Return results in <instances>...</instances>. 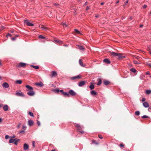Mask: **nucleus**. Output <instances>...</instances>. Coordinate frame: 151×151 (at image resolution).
I'll use <instances>...</instances> for the list:
<instances>
[{"label": "nucleus", "mask_w": 151, "mask_h": 151, "mask_svg": "<svg viewBox=\"0 0 151 151\" xmlns=\"http://www.w3.org/2000/svg\"><path fill=\"white\" fill-rule=\"evenodd\" d=\"M135 114L137 116H139L140 114V112L139 111H137L135 112Z\"/></svg>", "instance_id": "obj_36"}, {"label": "nucleus", "mask_w": 151, "mask_h": 151, "mask_svg": "<svg viewBox=\"0 0 151 151\" xmlns=\"http://www.w3.org/2000/svg\"><path fill=\"white\" fill-rule=\"evenodd\" d=\"M24 23L28 26H33L34 24L29 22L28 20H25L24 21Z\"/></svg>", "instance_id": "obj_5"}, {"label": "nucleus", "mask_w": 151, "mask_h": 151, "mask_svg": "<svg viewBox=\"0 0 151 151\" xmlns=\"http://www.w3.org/2000/svg\"><path fill=\"white\" fill-rule=\"evenodd\" d=\"M89 88L91 89H93L94 88V86L93 84H91L89 86Z\"/></svg>", "instance_id": "obj_35"}, {"label": "nucleus", "mask_w": 151, "mask_h": 151, "mask_svg": "<svg viewBox=\"0 0 151 151\" xmlns=\"http://www.w3.org/2000/svg\"><path fill=\"white\" fill-rule=\"evenodd\" d=\"M29 148V145L26 144V143H24V144L23 145V149L24 150L26 151L27 150H28Z\"/></svg>", "instance_id": "obj_8"}, {"label": "nucleus", "mask_w": 151, "mask_h": 151, "mask_svg": "<svg viewBox=\"0 0 151 151\" xmlns=\"http://www.w3.org/2000/svg\"><path fill=\"white\" fill-rule=\"evenodd\" d=\"M119 146L120 147H124V145H123V144H120V145H119Z\"/></svg>", "instance_id": "obj_43"}, {"label": "nucleus", "mask_w": 151, "mask_h": 151, "mask_svg": "<svg viewBox=\"0 0 151 151\" xmlns=\"http://www.w3.org/2000/svg\"><path fill=\"white\" fill-rule=\"evenodd\" d=\"M27 128V127L24 125H22V129H26Z\"/></svg>", "instance_id": "obj_48"}, {"label": "nucleus", "mask_w": 151, "mask_h": 151, "mask_svg": "<svg viewBox=\"0 0 151 151\" xmlns=\"http://www.w3.org/2000/svg\"><path fill=\"white\" fill-rule=\"evenodd\" d=\"M95 17L96 18H98L99 17V16L98 14L96 15Z\"/></svg>", "instance_id": "obj_59"}, {"label": "nucleus", "mask_w": 151, "mask_h": 151, "mask_svg": "<svg viewBox=\"0 0 151 151\" xmlns=\"http://www.w3.org/2000/svg\"><path fill=\"white\" fill-rule=\"evenodd\" d=\"M2 106H3V104H0V108H1Z\"/></svg>", "instance_id": "obj_62"}, {"label": "nucleus", "mask_w": 151, "mask_h": 151, "mask_svg": "<svg viewBox=\"0 0 151 151\" xmlns=\"http://www.w3.org/2000/svg\"><path fill=\"white\" fill-rule=\"evenodd\" d=\"M35 94V92L33 91V90L27 93V95L31 96H34Z\"/></svg>", "instance_id": "obj_10"}, {"label": "nucleus", "mask_w": 151, "mask_h": 151, "mask_svg": "<svg viewBox=\"0 0 151 151\" xmlns=\"http://www.w3.org/2000/svg\"><path fill=\"white\" fill-rule=\"evenodd\" d=\"M3 110L5 111H7L9 107L8 106L6 105H3Z\"/></svg>", "instance_id": "obj_9"}, {"label": "nucleus", "mask_w": 151, "mask_h": 151, "mask_svg": "<svg viewBox=\"0 0 151 151\" xmlns=\"http://www.w3.org/2000/svg\"><path fill=\"white\" fill-rule=\"evenodd\" d=\"M57 75V73L56 71H53L51 72V75H50L51 78L55 77Z\"/></svg>", "instance_id": "obj_6"}, {"label": "nucleus", "mask_w": 151, "mask_h": 151, "mask_svg": "<svg viewBox=\"0 0 151 151\" xmlns=\"http://www.w3.org/2000/svg\"><path fill=\"white\" fill-rule=\"evenodd\" d=\"M35 141H33L32 142V145L33 147V148H35Z\"/></svg>", "instance_id": "obj_41"}, {"label": "nucleus", "mask_w": 151, "mask_h": 151, "mask_svg": "<svg viewBox=\"0 0 151 151\" xmlns=\"http://www.w3.org/2000/svg\"><path fill=\"white\" fill-rule=\"evenodd\" d=\"M145 93L147 94H149L151 93V91L150 90H147L146 91Z\"/></svg>", "instance_id": "obj_30"}, {"label": "nucleus", "mask_w": 151, "mask_h": 151, "mask_svg": "<svg viewBox=\"0 0 151 151\" xmlns=\"http://www.w3.org/2000/svg\"><path fill=\"white\" fill-rule=\"evenodd\" d=\"M79 63L80 65L84 67L85 65H83V62H82V60L81 59H80L79 60Z\"/></svg>", "instance_id": "obj_24"}, {"label": "nucleus", "mask_w": 151, "mask_h": 151, "mask_svg": "<svg viewBox=\"0 0 151 151\" xmlns=\"http://www.w3.org/2000/svg\"><path fill=\"white\" fill-rule=\"evenodd\" d=\"M89 9V7L88 6H87L86 8V10H88Z\"/></svg>", "instance_id": "obj_58"}, {"label": "nucleus", "mask_w": 151, "mask_h": 151, "mask_svg": "<svg viewBox=\"0 0 151 151\" xmlns=\"http://www.w3.org/2000/svg\"><path fill=\"white\" fill-rule=\"evenodd\" d=\"M134 63H135V64H139L138 62L136 60H134Z\"/></svg>", "instance_id": "obj_46"}, {"label": "nucleus", "mask_w": 151, "mask_h": 151, "mask_svg": "<svg viewBox=\"0 0 151 151\" xmlns=\"http://www.w3.org/2000/svg\"><path fill=\"white\" fill-rule=\"evenodd\" d=\"M28 114L31 116L33 117L34 116V115L31 112H29L28 113Z\"/></svg>", "instance_id": "obj_39"}, {"label": "nucleus", "mask_w": 151, "mask_h": 151, "mask_svg": "<svg viewBox=\"0 0 151 151\" xmlns=\"http://www.w3.org/2000/svg\"><path fill=\"white\" fill-rule=\"evenodd\" d=\"M16 140V139H10L9 141V142L10 143H13L15 140Z\"/></svg>", "instance_id": "obj_32"}, {"label": "nucleus", "mask_w": 151, "mask_h": 151, "mask_svg": "<svg viewBox=\"0 0 151 151\" xmlns=\"http://www.w3.org/2000/svg\"><path fill=\"white\" fill-rule=\"evenodd\" d=\"M142 102H144V101H145V98H142Z\"/></svg>", "instance_id": "obj_52"}, {"label": "nucleus", "mask_w": 151, "mask_h": 151, "mask_svg": "<svg viewBox=\"0 0 151 151\" xmlns=\"http://www.w3.org/2000/svg\"><path fill=\"white\" fill-rule=\"evenodd\" d=\"M4 29V26H1V27L0 30L1 31Z\"/></svg>", "instance_id": "obj_53"}, {"label": "nucleus", "mask_w": 151, "mask_h": 151, "mask_svg": "<svg viewBox=\"0 0 151 151\" xmlns=\"http://www.w3.org/2000/svg\"><path fill=\"white\" fill-rule=\"evenodd\" d=\"M98 82L97 83V85L98 86H100L101 84L102 83V80L100 78H99L98 79Z\"/></svg>", "instance_id": "obj_20"}, {"label": "nucleus", "mask_w": 151, "mask_h": 151, "mask_svg": "<svg viewBox=\"0 0 151 151\" xmlns=\"http://www.w3.org/2000/svg\"><path fill=\"white\" fill-rule=\"evenodd\" d=\"M3 87L5 88H8L9 86V84L6 82H4L2 84Z\"/></svg>", "instance_id": "obj_14"}, {"label": "nucleus", "mask_w": 151, "mask_h": 151, "mask_svg": "<svg viewBox=\"0 0 151 151\" xmlns=\"http://www.w3.org/2000/svg\"><path fill=\"white\" fill-rule=\"evenodd\" d=\"M147 64V65L151 68V63H148Z\"/></svg>", "instance_id": "obj_47"}, {"label": "nucleus", "mask_w": 151, "mask_h": 151, "mask_svg": "<svg viewBox=\"0 0 151 151\" xmlns=\"http://www.w3.org/2000/svg\"><path fill=\"white\" fill-rule=\"evenodd\" d=\"M103 61L104 62L106 63L107 64H110V60L108 59H105Z\"/></svg>", "instance_id": "obj_19"}, {"label": "nucleus", "mask_w": 151, "mask_h": 151, "mask_svg": "<svg viewBox=\"0 0 151 151\" xmlns=\"http://www.w3.org/2000/svg\"><path fill=\"white\" fill-rule=\"evenodd\" d=\"M9 138V136L8 135H6L5 136V138L6 139H8Z\"/></svg>", "instance_id": "obj_49"}, {"label": "nucleus", "mask_w": 151, "mask_h": 151, "mask_svg": "<svg viewBox=\"0 0 151 151\" xmlns=\"http://www.w3.org/2000/svg\"><path fill=\"white\" fill-rule=\"evenodd\" d=\"M55 41L56 42L59 44H63V41L59 40H55Z\"/></svg>", "instance_id": "obj_26"}, {"label": "nucleus", "mask_w": 151, "mask_h": 151, "mask_svg": "<svg viewBox=\"0 0 151 151\" xmlns=\"http://www.w3.org/2000/svg\"><path fill=\"white\" fill-rule=\"evenodd\" d=\"M10 32L11 33H13L14 32V31L13 30H12L10 31Z\"/></svg>", "instance_id": "obj_63"}, {"label": "nucleus", "mask_w": 151, "mask_h": 151, "mask_svg": "<svg viewBox=\"0 0 151 151\" xmlns=\"http://www.w3.org/2000/svg\"><path fill=\"white\" fill-rule=\"evenodd\" d=\"M60 92H61L62 94H63L64 96L65 97L67 96L68 97H69L70 96L68 92H65L63 91V90H60Z\"/></svg>", "instance_id": "obj_2"}, {"label": "nucleus", "mask_w": 151, "mask_h": 151, "mask_svg": "<svg viewBox=\"0 0 151 151\" xmlns=\"http://www.w3.org/2000/svg\"><path fill=\"white\" fill-rule=\"evenodd\" d=\"M130 20H132V17H130L129 19Z\"/></svg>", "instance_id": "obj_61"}, {"label": "nucleus", "mask_w": 151, "mask_h": 151, "mask_svg": "<svg viewBox=\"0 0 151 151\" xmlns=\"http://www.w3.org/2000/svg\"><path fill=\"white\" fill-rule=\"evenodd\" d=\"M147 7V5H144L143 7V8L144 9H145L146 8V7Z\"/></svg>", "instance_id": "obj_54"}, {"label": "nucleus", "mask_w": 151, "mask_h": 151, "mask_svg": "<svg viewBox=\"0 0 151 151\" xmlns=\"http://www.w3.org/2000/svg\"><path fill=\"white\" fill-rule=\"evenodd\" d=\"M53 91L56 93H58L59 92H60V90L58 88L54 89L53 90Z\"/></svg>", "instance_id": "obj_28"}, {"label": "nucleus", "mask_w": 151, "mask_h": 151, "mask_svg": "<svg viewBox=\"0 0 151 151\" xmlns=\"http://www.w3.org/2000/svg\"><path fill=\"white\" fill-rule=\"evenodd\" d=\"M149 117L146 115H144L142 116L141 118H148Z\"/></svg>", "instance_id": "obj_40"}, {"label": "nucleus", "mask_w": 151, "mask_h": 151, "mask_svg": "<svg viewBox=\"0 0 151 151\" xmlns=\"http://www.w3.org/2000/svg\"><path fill=\"white\" fill-rule=\"evenodd\" d=\"M110 82L108 81L105 80L104 81V83L106 85H107L110 83Z\"/></svg>", "instance_id": "obj_23"}, {"label": "nucleus", "mask_w": 151, "mask_h": 151, "mask_svg": "<svg viewBox=\"0 0 151 151\" xmlns=\"http://www.w3.org/2000/svg\"><path fill=\"white\" fill-rule=\"evenodd\" d=\"M117 56L118 57V58H124L125 57L124 56H122V55L121 54L119 53H118V55Z\"/></svg>", "instance_id": "obj_27"}, {"label": "nucleus", "mask_w": 151, "mask_h": 151, "mask_svg": "<svg viewBox=\"0 0 151 151\" xmlns=\"http://www.w3.org/2000/svg\"><path fill=\"white\" fill-rule=\"evenodd\" d=\"M27 64L25 63L20 62L19 63L18 65H17V67H23L24 68L25 67Z\"/></svg>", "instance_id": "obj_4"}, {"label": "nucleus", "mask_w": 151, "mask_h": 151, "mask_svg": "<svg viewBox=\"0 0 151 151\" xmlns=\"http://www.w3.org/2000/svg\"><path fill=\"white\" fill-rule=\"evenodd\" d=\"M30 67H32L33 68L36 69H38L39 68V67L38 66H35L32 65H30Z\"/></svg>", "instance_id": "obj_29"}, {"label": "nucleus", "mask_w": 151, "mask_h": 151, "mask_svg": "<svg viewBox=\"0 0 151 151\" xmlns=\"http://www.w3.org/2000/svg\"><path fill=\"white\" fill-rule=\"evenodd\" d=\"M111 55L113 56L114 57H115L117 56L118 55V53H115L114 52H111Z\"/></svg>", "instance_id": "obj_21"}, {"label": "nucleus", "mask_w": 151, "mask_h": 151, "mask_svg": "<svg viewBox=\"0 0 151 151\" xmlns=\"http://www.w3.org/2000/svg\"><path fill=\"white\" fill-rule=\"evenodd\" d=\"M130 71L134 73H136L137 71L134 68H131L130 69Z\"/></svg>", "instance_id": "obj_33"}, {"label": "nucleus", "mask_w": 151, "mask_h": 151, "mask_svg": "<svg viewBox=\"0 0 151 151\" xmlns=\"http://www.w3.org/2000/svg\"><path fill=\"white\" fill-rule=\"evenodd\" d=\"M6 36V37H8V36L11 37V35L9 33L7 34V35Z\"/></svg>", "instance_id": "obj_55"}, {"label": "nucleus", "mask_w": 151, "mask_h": 151, "mask_svg": "<svg viewBox=\"0 0 151 151\" xmlns=\"http://www.w3.org/2000/svg\"><path fill=\"white\" fill-rule=\"evenodd\" d=\"M119 2V1H117L116 2V4H118Z\"/></svg>", "instance_id": "obj_64"}, {"label": "nucleus", "mask_w": 151, "mask_h": 151, "mask_svg": "<svg viewBox=\"0 0 151 151\" xmlns=\"http://www.w3.org/2000/svg\"><path fill=\"white\" fill-rule=\"evenodd\" d=\"M37 123L39 126H40V122L39 121H37Z\"/></svg>", "instance_id": "obj_44"}, {"label": "nucleus", "mask_w": 151, "mask_h": 151, "mask_svg": "<svg viewBox=\"0 0 151 151\" xmlns=\"http://www.w3.org/2000/svg\"><path fill=\"white\" fill-rule=\"evenodd\" d=\"M38 38H41L42 39H45V37H44V36L42 35H40L38 37Z\"/></svg>", "instance_id": "obj_37"}, {"label": "nucleus", "mask_w": 151, "mask_h": 151, "mask_svg": "<svg viewBox=\"0 0 151 151\" xmlns=\"http://www.w3.org/2000/svg\"><path fill=\"white\" fill-rule=\"evenodd\" d=\"M92 142H93V143H95V144H97V143H96V141H95V140H92Z\"/></svg>", "instance_id": "obj_57"}, {"label": "nucleus", "mask_w": 151, "mask_h": 151, "mask_svg": "<svg viewBox=\"0 0 151 151\" xmlns=\"http://www.w3.org/2000/svg\"><path fill=\"white\" fill-rule=\"evenodd\" d=\"M35 84L37 86H39L40 87H42L44 86L43 83L41 82H40L39 83H35Z\"/></svg>", "instance_id": "obj_15"}, {"label": "nucleus", "mask_w": 151, "mask_h": 151, "mask_svg": "<svg viewBox=\"0 0 151 151\" xmlns=\"http://www.w3.org/2000/svg\"><path fill=\"white\" fill-rule=\"evenodd\" d=\"M143 106L145 108L148 107L149 106V104L146 102H144L143 103Z\"/></svg>", "instance_id": "obj_18"}, {"label": "nucleus", "mask_w": 151, "mask_h": 151, "mask_svg": "<svg viewBox=\"0 0 151 151\" xmlns=\"http://www.w3.org/2000/svg\"><path fill=\"white\" fill-rule=\"evenodd\" d=\"M22 82V81L21 80H18L16 81V83L17 84H21Z\"/></svg>", "instance_id": "obj_31"}, {"label": "nucleus", "mask_w": 151, "mask_h": 151, "mask_svg": "<svg viewBox=\"0 0 151 151\" xmlns=\"http://www.w3.org/2000/svg\"><path fill=\"white\" fill-rule=\"evenodd\" d=\"M74 31L77 34H79L80 33V32L78 29H75Z\"/></svg>", "instance_id": "obj_38"}, {"label": "nucleus", "mask_w": 151, "mask_h": 151, "mask_svg": "<svg viewBox=\"0 0 151 151\" xmlns=\"http://www.w3.org/2000/svg\"><path fill=\"white\" fill-rule=\"evenodd\" d=\"M34 124V122L32 120H29L28 121V125L30 127L32 126Z\"/></svg>", "instance_id": "obj_12"}, {"label": "nucleus", "mask_w": 151, "mask_h": 151, "mask_svg": "<svg viewBox=\"0 0 151 151\" xmlns=\"http://www.w3.org/2000/svg\"><path fill=\"white\" fill-rule=\"evenodd\" d=\"M68 93L72 96H75L76 95V93L73 90H70L68 91Z\"/></svg>", "instance_id": "obj_3"}, {"label": "nucleus", "mask_w": 151, "mask_h": 151, "mask_svg": "<svg viewBox=\"0 0 151 151\" xmlns=\"http://www.w3.org/2000/svg\"><path fill=\"white\" fill-rule=\"evenodd\" d=\"M19 140H20L19 139H16V140H15L14 142V144L16 145H17V144Z\"/></svg>", "instance_id": "obj_34"}, {"label": "nucleus", "mask_w": 151, "mask_h": 151, "mask_svg": "<svg viewBox=\"0 0 151 151\" xmlns=\"http://www.w3.org/2000/svg\"><path fill=\"white\" fill-rule=\"evenodd\" d=\"M81 78V76L80 75H78L76 76H73L71 77L70 78L72 80H74L77 79H79Z\"/></svg>", "instance_id": "obj_11"}, {"label": "nucleus", "mask_w": 151, "mask_h": 151, "mask_svg": "<svg viewBox=\"0 0 151 151\" xmlns=\"http://www.w3.org/2000/svg\"><path fill=\"white\" fill-rule=\"evenodd\" d=\"M78 47L79 49L80 50H83L85 49V48L82 46L78 45Z\"/></svg>", "instance_id": "obj_25"}, {"label": "nucleus", "mask_w": 151, "mask_h": 151, "mask_svg": "<svg viewBox=\"0 0 151 151\" xmlns=\"http://www.w3.org/2000/svg\"><path fill=\"white\" fill-rule=\"evenodd\" d=\"M91 94L93 96L96 95L97 94V93L94 91H92L90 92Z\"/></svg>", "instance_id": "obj_22"}, {"label": "nucleus", "mask_w": 151, "mask_h": 151, "mask_svg": "<svg viewBox=\"0 0 151 151\" xmlns=\"http://www.w3.org/2000/svg\"><path fill=\"white\" fill-rule=\"evenodd\" d=\"M145 74L146 75H150V73L149 72V71H147V72L146 73H145Z\"/></svg>", "instance_id": "obj_50"}, {"label": "nucleus", "mask_w": 151, "mask_h": 151, "mask_svg": "<svg viewBox=\"0 0 151 151\" xmlns=\"http://www.w3.org/2000/svg\"><path fill=\"white\" fill-rule=\"evenodd\" d=\"M16 137L15 136L13 135L11 137L12 138H14Z\"/></svg>", "instance_id": "obj_60"}, {"label": "nucleus", "mask_w": 151, "mask_h": 151, "mask_svg": "<svg viewBox=\"0 0 151 151\" xmlns=\"http://www.w3.org/2000/svg\"><path fill=\"white\" fill-rule=\"evenodd\" d=\"M16 95L18 96L24 97V94L22 92H16L15 93Z\"/></svg>", "instance_id": "obj_13"}, {"label": "nucleus", "mask_w": 151, "mask_h": 151, "mask_svg": "<svg viewBox=\"0 0 151 151\" xmlns=\"http://www.w3.org/2000/svg\"><path fill=\"white\" fill-rule=\"evenodd\" d=\"M98 137H99V138H100V139H102V138H103V137H102V136H101V135H99H99H98Z\"/></svg>", "instance_id": "obj_51"}, {"label": "nucleus", "mask_w": 151, "mask_h": 151, "mask_svg": "<svg viewBox=\"0 0 151 151\" xmlns=\"http://www.w3.org/2000/svg\"><path fill=\"white\" fill-rule=\"evenodd\" d=\"M26 87L27 88V89H26V91H31L33 90V88L29 85H26Z\"/></svg>", "instance_id": "obj_7"}, {"label": "nucleus", "mask_w": 151, "mask_h": 151, "mask_svg": "<svg viewBox=\"0 0 151 151\" xmlns=\"http://www.w3.org/2000/svg\"><path fill=\"white\" fill-rule=\"evenodd\" d=\"M25 131H24V130H22L21 131H20L19 132V134H21V133H24V132Z\"/></svg>", "instance_id": "obj_42"}, {"label": "nucleus", "mask_w": 151, "mask_h": 151, "mask_svg": "<svg viewBox=\"0 0 151 151\" xmlns=\"http://www.w3.org/2000/svg\"><path fill=\"white\" fill-rule=\"evenodd\" d=\"M62 24L63 27H66L67 26V25L65 23H63Z\"/></svg>", "instance_id": "obj_45"}, {"label": "nucleus", "mask_w": 151, "mask_h": 151, "mask_svg": "<svg viewBox=\"0 0 151 151\" xmlns=\"http://www.w3.org/2000/svg\"><path fill=\"white\" fill-rule=\"evenodd\" d=\"M75 127L77 128V130L81 134H83L84 132L82 130L83 127L80 126L79 124H75Z\"/></svg>", "instance_id": "obj_1"}, {"label": "nucleus", "mask_w": 151, "mask_h": 151, "mask_svg": "<svg viewBox=\"0 0 151 151\" xmlns=\"http://www.w3.org/2000/svg\"><path fill=\"white\" fill-rule=\"evenodd\" d=\"M11 39L12 40H16V38L15 37H13Z\"/></svg>", "instance_id": "obj_56"}, {"label": "nucleus", "mask_w": 151, "mask_h": 151, "mask_svg": "<svg viewBox=\"0 0 151 151\" xmlns=\"http://www.w3.org/2000/svg\"><path fill=\"white\" fill-rule=\"evenodd\" d=\"M85 82L84 81H81L78 83V86H82L85 85Z\"/></svg>", "instance_id": "obj_16"}, {"label": "nucleus", "mask_w": 151, "mask_h": 151, "mask_svg": "<svg viewBox=\"0 0 151 151\" xmlns=\"http://www.w3.org/2000/svg\"><path fill=\"white\" fill-rule=\"evenodd\" d=\"M41 28L44 31H47L49 30V28L48 27H45L44 25H42Z\"/></svg>", "instance_id": "obj_17"}]
</instances>
